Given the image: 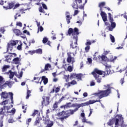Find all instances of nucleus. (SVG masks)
I'll list each match as a JSON object with an SVG mask.
<instances>
[{
	"label": "nucleus",
	"instance_id": "63",
	"mask_svg": "<svg viewBox=\"0 0 127 127\" xmlns=\"http://www.w3.org/2000/svg\"><path fill=\"white\" fill-rule=\"evenodd\" d=\"M79 125V122L78 121H76L75 122V124H73V127H76Z\"/></svg>",
	"mask_w": 127,
	"mask_h": 127
},
{
	"label": "nucleus",
	"instance_id": "11",
	"mask_svg": "<svg viewBox=\"0 0 127 127\" xmlns=\"http://www.w3.org/2000/svg\"><path fill=\"white\" fill-rule=\"evenodd\" d=\"M100 103L101 102V100H89V101L80 104V108L81 107H82L83 108V107H86V106H89V105H92L93 104H95V103Z\"/></svg>",
	"mask_w": 127,
	"mask_h": 127
},
{
	"label": "nucleus",
	"instance_id": "14",
	"mask_svg": "<svg viewBox=\"0 0 127 127\" xmlns=\"http://www.w3.org/2000/svg\"><path fill=\"white\" fill-rule=\"evenodd\" d=\"M10 54L11 55L5 57V58L6 59L5 61H6V62H8V63H10V62H11V60H12V58L13 57V56H14V57H16V54L15 53H10Z\"/></svg>",
	"mask_w": 127,
	"mask_h": 127
},
{
	"label": "nucleus",
	"instance_id": "23",
	"mask_svg": "<svg viewBox=\"0 0 127 127\" xmlns=\"http://www.w3.org/2000/svg\"><path fill=\"white\" fill-rule=\"evenodd\" d=\"M15 111L16 110L14 108H12L11 111H9V110H6V114H11L12 115H14L15 114Z\"/></svg>",
	"mask_w": 127,
	"mask_h": 127
},
{
	"label": "nucleus",
	"instance_id": "15",
	"mask_svg": "<svg viewBox=\"0 0 127 127\" xmlns=\"http://www.w3.org/2000/svg\"><path fill=\"white\" fill-rule=\"evenodd\" d=\"M77 2H78V3H82V0H74V1H73L71 5L73 8H74L75 9H78L79 8V5H78Z\"/></svg>",
	"mask_w": 127,
	"mask_h": 127
},
{
	"label": "nucleus",
	"instance_id": "27",
	"mask_svg": "<svg viewBox=\"0 0 127 127\" xmlns=\"http://www.w3.org/2000/svg\"><path fill=\"white\" fill-rule=\"evenodd\" d=\"M72 103L71 102L66 103L65 105H64V107L66 109H70V108H72Z\"/></svg>",
	"mask_w": 127,
	"mask_h": 127
},
{
	"label": "nucleus",
	"instance_id": "44",
	"mask_svg": "<svg viewBox=\"0 0 127 127\" xmlns=\"http://www.w3.org/2000/svg\"><path fill=\"white\" fill-rule=\"evenodd\" d=\"M61 88V86H58V87L56 88L55 89V93L57 94V93H59L60 92V88Z\"/></svg>",
	"mask_w": 127,
	"mask_h": 127
},
{
	"label": "nucleus",
	"instance_id": "35",
	"mask_svg": "<svg viewBox=\"0 0 127 127\" xmlns=\"http://www.w3.org/2000/svg\"><path fill=\"white\" fill-rule=\"evenodd\" d=\"M22 42H20V45H18L17 47V50H22V45H23Z\"/></svg>",
	"mask_w": 127,
	"mask_h": 127
},
{
	"label": "nucleus",
	"instance_id": "5",
	"mask_svg": "<svg viewBox=\"0 0 127 127\" xmlns=\"http://www.w3.org/2000/svg\"><path fill=\"white\" fill-rule=\"evenodd\" d=\"M0 96H1V99H3L4 100L2 102H7L6 105L8 104V102L10 99L11 100V104L12 105L13 104V93L12 92H8L7 93L5 91L2 92L0 94Z\"/></svg>",
	"mask_w": 127,
	"mask_h": 127
},
{
	"label": "nucleus",
	"instance_id": "64",
	"mask_svg": "<svg viewBox=\"0 0 127 127\" xmlns=\"http://www.w3.org/2000/svg\"><path fill=\"white\" fill-rule=\"evenodd\" d=\"M78 13H79V10H74L73 15H77V14H78Z\"/></svg>",
	"mask_w": 127,
	"mask_h": 127
},
{
	"label": "nucleus",
	"instance_id": "9",
	"mask_svg": "<svg viewBox=\"0 0 127 127\" xmlns=\"http://www.w3.org/2000/svg\"><path fill=\"white\" fill-rule=\"evenodd\" d=\"M71 54H73V56H75V54H74V53H67V57L66 58V61L67 63H71L72 65H73L74 63L76 62V61L75 60V58L71 56Z\"/></svg>",
	"mask_w": 127,
	"mask_h": 127
},
{
	"label": "nucleus",
	"instance_id": "32",
	"mask_svg": "<svg viewBox=\"0 0 127 127\" xmlns=\"http://www.w3.org/2000/svg\"><path fill=\"white\" fill-rule=\"evenodd\" d=\"M49 68H51V64H46L45 65V70L48 71V70H49Z\"/></svg>",
	"mask_w": 127,
	"mask_h": 127
},
{
	"label": "nucleus",
	"instance_id": "8",
	"mask_svg": "<svg viewBox=\"0 0 127 127\" xmlns=\"http://www.w3.org/2000/svg\"><path fill=\"white\" fill-rule=\"evenodd\" d=\"M106 5V2H101L99 3V7H100V10L101 11L100 15L103 20V21H107L108 19L107 18V14L105 12L103 11V7Z\"/></svg>",
	"mask_w": 127,
	"mask_h": 127
},
{
	"label": "nucleus",
	"instance_id": "40",
	"mask_svg": "<svg viewBox=\"0 0 127 127\" xmlns=\"http://www.w3.org/2000/svg\"><path fill=\"white\" fill-rule=\"evenodd\" d=\"M31 93V91L29 90H28L27 91V96L26 97V99H29L30 96V94Z\"/></svg>",
	"mask_w": 127,
	"mask_h": 127
},
{
	"label": "nucleus",
	"instance_id": "39",
	"mask_svg": "<svg viewBox=\"0 0 127 127\" xmlns=\"http://www.w3.org/2000/svg\"><path fill=\"white\" fill-rule=\"evenodd\" d=\"M36 53L38 54H42V49H38L36 50H35Z\"/></svg>",
	"mask_w": 127,
	"mask_h": 127
},
{
	"label": "nucleus",
	"instance_id": "3",
	"mask_svg": "<svg viewBox=\"0 0 127 127\" xmlns=\"http://www.w3.org/2000/svg\"><path fill=\"white\" fill-rule=\"evenodd\" d=\"M58 117H62L59 118L62 123H64L65 120H67L70 116L71 115H74V111L72 110H66V111H63L61 112L58 113L57 114Z\"/></svg>",
	"mask_w": 127,
	"mask_h": 127
},
{
	"label": "nucleus",
	"instance_id": "6",
	"mask_svg": "<svg viewBox=\"0 0 127 127\" xmlns=\"http://www.w3.org/2000/svg\"><path fill=\"white\" fill-rule=\"evenodd\" d=\"M67 33L68 34L67 35H69V36L72 35L73 36V39L75 40V44H77L78 35L79 34V29L76 27L73 29L72 28H69L68 30Z\"/></svg>",
	"mask_w": 127,
	"mask_h": 127
},
{
	"label": "nucleus",
	"instance_id": "24",
	"mask_svg": "<svg viewBox=\"0 0 127 127\" xmlns=\"http://www.w3.org/2000/svg\"><path fill=\"white\" fill-rule=\"evenodd\" d=\"M12 61L14 64H19L20 59L19 58H15L12 60Z\"/></svg>",
	"mask_w": 127,
	"mask_h": 127
},
{
	"label": "nucleus",
	"instance_id": "26",
	"mask_svg": "<svg viewBox=\"0 0 127 127\" xmlns=\"http://www.w3.org/2000/svg\"><path fill=\"white\" fill-rule=\"evenodd\" d=\"M43 121L45 122L46 124L49 123V122H50V120L49 119V117L48 116H47L46 117H44Z\"/></svg>",
	"mask_w": 127,
	"mask_h": 127
},
{
	"label": "nucleus",
	"instance_id": "22",
	"mask_svg": "<svg viewBox=\"0 0 127 127\" xmlns=\"http://www.w3.org/2000/svg\"><path fill=\"white\" fill-rule=\"evenodd\" d=\"M71 85H77V81H76V80H73L71 82H68L67 84V86L68 87H70Z\"/></svg>",
	"mask_w": 127,
	"mask_h": 127
},
{
	"label": "nucleus",
	"instance_id": "28",
	"mask_svg": "<svg viewBox=\"0 0 127 127\" xmlns=\"http://www.w3.org/2000/svg\"><path fill=\"white\" fill-rule=\"evenodd\" d=\"M58 104H59V103H58V102H56L55 103V104L53 105V110L54 111H55V110H56L57 109H58Z\"/></svg>",
	"mask_w": 127,
	"mask_h": 127
},
{
	"label": "nucleus",
	"instance_id": "55",
	"mask_svg": "<svg viewBox=\"0 0 127 127\" xmlns=\"http://www.w3.org/2000/svg\"><path fill=\"white\" fill-rule=\"evenodd\" d=\"M25 10H27V9L22 8L19 10L20 12H21L22 14L25 13V12H24Z\"/></svg>",
	"mask_w": 127,
	"mask_h": 127
},
{
	"label": "nucleus",
	"instance_id": "1",
	"mask_svg": "<svg viewBox=\"0 0 127 127\" xmlns=\"http://www.w3.org/2000/svg\"><path fill=\"white\" fill-rule=\"evenodd\" d=\"M111 72H112L111 69L106 70L104 71L98 68H95L93 71L92 72L91 74L93 75L95 80H96L97 82L100 84V83L102 82V77L100 76V75H103V74H104V76H103V77H106V76L110 75V74H111Z\"/></svg>",
	"mask_w": 127,
	"mask_h": 127
},
{
	"label": "nucleus",
	"instance_id": "47",
	"mask_svg": "<svg viewBox=\"0 0 127 127\" xmlns=\"http://www.w3.org/2000/svg\"><path fill=\"white\" fill-rule=\"evenodd\" d=\"M117 58H118V57H112V58L110 59L111 62H115L116 60H117Z\"/></svg>",
	"mask_w": 127,
	"mask_h": 127
},
{
	"label": "nucleus",
	"instance_id": "53",
	"mask_svg": "<svg viewBox=\"0 0 127 127\" xmlns=\"http://www.w3.org/2000/svg\"><path fill=\"white\" fill-rule=\"evenodd\" d=\"M6 1H4V0H0V5H3L4 6V2Z\"/></svg>",
	"mask_w": 127,
	"mask_h": 127
},
{
	"label": "nucleus",
	"instance_id": "50",
	"mask_svg": "<svg viewBox=\"0 0 127 127\" xmlns=\"http://www.w3.org/2000/svg\"><path fill=\"white\" fill-rule=\"evenodd\" d=\"M111 26L112 27V28H116V22H112L111 23Z\"/></svg>",
	"mask_w": 127,
	"mask_h": 127
},
{
	"label": "nucleus",
	"instance_id": "48",
	"mask_svg": "<svg viewBox=\"0 0 127 127\" xmlns=\"http://www.w3.org/2000/svg\"><path fill=\"white\" fill-rule=\"evenodd\" d=\"M76 77L78 80H81L82 79V75L81 74H76Z\"/></svg>",
	"mask_w": 127,
	"mask_h": 127
},
{
	"label": "nucleus",
	"instance_id": "37",
	"mask_svg": "<svg viewBox=\"0 0 127 127\" xmlns=\"http://www.w3.org/2000/svg\"><path fill=\"white\" fill-rule=\"evenodd\" d=\"M43 30H44L43 27H42V26H40V27L38 28V31L37 33H39V31H40L41 32H42Z\"/></svg>",
	"mask_w": 127,
	"mask_h": 127
},
{
	"label": "nucleus",
	"instance_id": "31",
	"mask_svg": "<svg viewBox=\"0 0 127 127\" xmlns=\"http://www.w3.org/2000/svg\"><path fill=\"white\" fill-rule=\"evenodd\" d=\"M82 123H86V124H88L89 125H93V123L90 121H87V120H86V117L83 118V119H82Z\"/></svg>",
	"mask_w": 127,
	"mask_h": 127
},
{
	"label": "nucleus",
	"instance_id": "12",
	"mask_svg": "<svg viewBox=\"0 0 127 127\" xmlns=\"http://www.w3.org/2000/svg\"><path fill=\"white\" fill-rule=\"evenodd\" d=\"M42 99V106H45V107H47L50 105L51 103L50 97L47 96L46 97H43Z\"/></svg>",
	"mask_w": 127,
	"mask_h": 127
},
{
	"label": "nucleus",
	"instance_id": "54",
	"mask_svg": "<svg viewBox=\"0 0 127 127\" xmlns=\"http://www.w3.org/2000/svg\"><path fill=\"white\" fill-rule=\"evenodd\" d=\"M42 4L43 8H44V9H48L47 6L46 5V4H45V3H42Z\"/></svg>",
	"mask_w": 127,
	"mask_h": 127
},
{
	"label": "nucleus",
	"instance_id": "17",
	"mask_svg": "<svg viewBox=\"0 0 127 127\" xmlns=\"http://www.w3.org/2000/svg\"><path fill=\"white\" fill-rule=\"evenodd\" d=\"M65 15H66V22L67 24H69L70 22H71L70 20L72 19V17L70 16V13L69 12H66Z\"/></svg>",
	"mask_w": 127,
	"mask_h": 127
},
{
	"label": "nucleus",
	"instance_id": "61",
	"mask_svg": "<svg viewBox=\"0 0 127 127\" xmlns=\"http://www.w3.org/2000/svg\"><path fill=\"white\" fill-rule=\"evenodd\" d=\"M119 119H116L115 120V126H118L119 125Z\"/></svg>",
	"mask_w": 127,
	"mask_h": 127
},
{
	"label": "nucleus",
	"instance_id": "46",
	"mask_svg": "<svg viewBox=\"0 0 127 127\" xmlns=\"http://www.w3.org/2000/svg\"><path fill=\"white\" fill-rule=\"evenodd\" d=\"M92 44V42L91 41L87 40V42L85 43V45L86 46H90Z\"/></svg>",
	"mask_w": 127,
	"mask_h": 127
},
{
	"label": "nucleus",
	"instance_id": "43",
	"mask_svg": "<svg viewBox=\"0 0 127 127\" xmlns=\"http://www.w3.org/2000/svg\"><path fill=\"white\" fill-rule=\"evenodd\" d=\"M104 66H105L106 70H108V69H110V68L112 67V66L108 64L107 63L104 64Z\"/></svg>",
	"mask_w": 127,
	"mask_h": 127
},
{
	"label": "nucleus",
	"instance_id": "16",
	"mask_svg": "<svg viewBox=\"0 0 127 127\" xmlns=\"http://www.w3.org/2000/svg\"><path fill=\"white\" fill-rule=\"evenodd\" d=\"M71 108H76L74 110H72V109L68 110V111H70V110L73 111V114H74L75 112H77V111H78V109H80V108H81L80 104H77L73 103L71 105Z\"/></svg>",
	"mask_w": 127,
	"mask_h": 127
},
{
	"label": "nucleus",
	"instance_id": "56",
	"mask_svg": "<svg viewBox=\"0 0 127 127\" xmlns=\"http://www.w3.org/2000/svg\"><path fill=\"white\" fill-rule=\"evenodd\" d=\"M64 99H65V97L62 96V98L59 100V101H58V102L59 104H60V103H61V102H62V101H63V100H64Z\"/></svg>",
	"mask_w": 127,
	"mask_h": 127
},
{
	"label": "nucleus",
	"instance_id": "2",
	"mask_svg": "<svg viewBox=\"0 0 127 127\" xmlns=\"http://www.w3.org/2000/svg\"><path fill=\"white\" fill-rule=\"evenodd\" d=\"M104 87L105 88H107V89L105 90H100L98 92L95 93L96 96L98 97L99 100H101L102 98L108 97L112 93V87H111L110 84L104 85Z\"/></svg>",
	"mask_w": 127,
	"mask_h": 127
},
{
	"label": "nucleus",
	"instance_id": "36",
	"mask_svg": "<svg viewBox=\"0 0 127 127\" xmlns=\"http://www.w3.org/2000/svg\"><path fill=\"white\" fill-rule=\"evenodd\" d=\"M8 68H9V65H4L2 68V72H5Z\"/></svg>",
	"mask_w": 127,
	"mask_h": 127
},
{
	"label": "nucleus",
	"instance_id": "42",
	"mask_svg": "<svg viewBox=\"0 0 127 127\" xmlns=\"http://www.w3.org/2000/svg\"><path fill=\"white\" fill-rule=\"evenodd\" d=\"M67 70L68 72H72L73 71V67L71 65H69L67 68Z\"/></svg>",
	"mask_w": 127,
	"mask_h": 127
},
{
	"label": "nucleus",
	"instance_id": "29",
	"mask_svg": "<svg viewBox=\"0 0 127 127\" xmlns=\"http://www.w3.org/2000/svg\"><path fill=\"white\" fill-rule=\"evenodd\" d=\"M5 84H6V87H9V88H11L12 87V83L10 81H7L5 82Z\"/></svg>",
	"mask_w": 127,
	"mask_h": 127
},
{
	"label": "nucleus",
	"instance_id": "62",
	"mask_svg": "<svg viewBox=\"0 0 127 127\" xmlns=\"http://www.w3.org/2000/svg\"><path fill=\"white\" fill-rule=\"evenodd\" d=\"M95 85H96V83H95V81H94V80L91 81V82H90L91 86H95Z\"/></svg>",
	"mask_w": 127,
	"mask_h": 127
},
{
	"label": "nucleus",
	"instance_id": "57",
	"mask_svg": "<svg viewBox=\"0 0 127 127\" xmlns=\"http://www.w3.org/2000/svg\"><path fill=\"white\" fill-rule=\"evenodd\" d=\"M69 78H70V75H65V81L66 82H69Z\"/></svg>",
	"mask_w": 127,
	"mask_h": 127
},
{
	"label": "nucleus",
	"instance_id": "20",
	"mask_svg": "<svg viewBox=\"0 0 127 127\" xmlns=\"http://www.w3.org/2000/svg\"><path fill=\"white\" fill-rule=\"evenodd\" d=\"M13 31L16 36H19V35H22V33L20 32V30L17 29H13Z\"/></svg>",
	"mask_w": 127,
	"mask_h": 127
},
{
	"label": "nucleus",
	"instance_id": "60",
	"mask_svg": "<svg viewBox=\"0 0 127 127\" xmlns=\"http://www.w3.org/2000/svg\"><path fill=\"white\" fill-rule=\"evenodd\" d=\"M17 26H20V27H21L22 26V23L20 22H18L16 23Z\"/></svg>",
	"mask_w": 127,
	"mask_h": 127
},
{
	"label": "nucleus",
	"instance_id": "49",
	"mask_svg": "<svg viewBox=\"0 0 127 127\" xmlns=\"http://www.w3.org/2000/svg\"><path fill=\"white\" fill-rule=\"evenodd\" d=\"M38 114V111L35 110L33 114L31 115L32 117H35V115Z\"/></svg>",
	"mask_w": 127,
	"mask_h": 127
},
{
	"label": "nucleus",
	"instance_id": "25",
	"mask_svg": "<svg viewBox=\"0 0 127 127\" xmlns=\"http://www.w3.org/2000/svg\"><path fill=\"white\" fill-rule=\"evenodd\" d=\"M114 124H115V119L114 118L110 119L109 122L107 123V125L110 126H113Z\"/></svg>",
	"mask_w": 127,
	"mask_h": 127
},
{
	"label": "nucleus",
	"instance_id": "38",
	"mask_svg": "<svg viewBox=\"0 0 127 127\" xmlns=\"http://www.w3.org/2000/svg\"><path fill=\"white\" fill-rule=\"evenodd\" d=\"M110 39L111 40V42H112V43H115V42L116 41L115 40V37L112 35V34H110Z\"/></svg>",
	"mask_w": 127,
	"mask_h": 127
},
{
	"label": "nucleus",
	"instance_id": "19",
	"mask_svg": "<svg viewBox=\"0 0 127 127\" xmlns=\"http://www.w3.org/2000/svg\"><path fill=\"white\" fill-rule=\"evenodd\" d=\"M77 43H78V42H77ZM77 44H75V43L74 44L73 43H71L70 44V48H72V49H75L74 52H77V50L78 49V46H77Z\"/></svg>",
	"mask_w": 127,
	"mask_h": 127
},
{
	"label": "nucleus",
	"instance_id": "41",
	"mask_svg": "<svg viewBox=\"0 0 127 127\" xmlns=\"http://www.w3.org/2000/svg\"><path fill=\"white\" fill-rule=\"evenodd\" d=\"M42 42L43 43H44V44H45V43H47V42H48V38L44 37L43 39Z\"/></svg>",
	"mask_w": 127,
	"mask_h": 127
},
{
	"label": "nucleus",
	"instance_id": "34",
	"mask_svg": "<svg viewBox=\"0 0 127 127\" xmlns=\"http://www.w3.org/2000/svg\"><path fill=\"white\" fill-rule=\"evenodd\" d=\"M76 73H71L69 77L70 80H72V79H76Z\"/></svg>",
	"mask_w": 127,
	"mask_h": 127
},
{
	"label": "nucleus",
	"instance_id": "33",
	"mask_svg": "<svg viewBox=\"0 0 127 127\" xmlns=\"http://www.w3.org/2000/svg\"><path fill=\"white\" fill-rule=\"evenodd\" d=\"M40 79H41V77H34V79L32 81V82H33V81H35V80H36V81H35V83H37V84H38V83H39V81H40Z\"/></svg>",
	"mask_w": 127,
	"mask_h": 127
},
{
	"label": "nucleus",
	"instance_id": "21",
	"mask_svg": "<svg viewBox=\"0 0 127 127\" xmlns=\"http://www.w3.org/2000/svg\"><path fill=\"white\" fill-rule=\"evenodd\" d=\"M9 73H10V74H9L10 79H12V78L14 77V75H16L17 74V73L15 71L12 72L11 70H9Z\"/></svg>",
	"mask_w": 127,
	"mask_h": 127
},
{
	"label": "nucleus",
	"instance_id": "45",
	"mask_svg": "<svg viewBox=\"0 0 127 127\" xmlns=\"http://www.w3.org/2000/svg\"><path fill=\"white\" fill-rule=\"evenodd\" d=\"M91 47L89 46H86L85 48V52H89Z\"/></svg>",
	"mask_w": 127,
	"mask_h": 127
},
{
	"label": "nucleus",
	"instance_id": "51",
	"mask_svg": "<svg viewBox=\"0 0 127 127\" xmlns=\"http://www.w3.org/2000/svg\"><path fill=\"white\" fill-rule=\"evenodd\" d=\"M39 11H40V12H43V13H45V11H44L42 7H40L39 8Z\"/></svg>",
	"mask_w": 127,
	"mask_h": 127
},
{
	"label": "nucleus",
	"instance_id": "10",
	"mask_svg": "<svg viewBox=\"0 0 127 127\" xmlns=\"http://www.w3.org/2000/svg\"><path fill=\"white\" fill-rule=\"evenodd\" d=\"M17 43H18L17 41L11 40L9 43H7V51H8V50L12 51L13 46H15Z\"/></svg>",
	"mask_w": 127,
	"mask_h": 127
},
{
	"label": "nucleus",
	"instance_id": "7",
	"mask_svg": "<svg viewBox=\"0 0 127 127\" xmlns=\"http://www.w3.org/2000/svg\"><path fill=\"white\" fill-rule=\"evenodd\" d=\"M20 5L19 3H16L14 4V3L13 2H7L5 1L4 6H3V8L5 9H11V8H13V9H15V8H17Z\"/></svg>",
	"mask_w": 127,
	"mask_h": 127
},
{
	"label": "nucleus",
	"instance_id": "30",
	"mask_svg": "<svg viewBox=\"0 0 127 127\" xmlns=\"http://www.w3.org/2000/svg\"><path fill=\"white\" fill-rule=\"evenodd\" d=\"M40 121H41V119L39 117H37L35 122V126H37V125H39L40 124Z\"/></svg>",
	"mask_w": 127,
	"mask_h": 127
},
{
	"label": "nucleus",
	"instance_id": "13",
	"mask_svg": "<svg viewBox=\"0 0 127 127\" xmlns=\"http://www.w3.org/2000/svg\"><path fill=\"white\" fill-rule=\"evenodd\" d=\"M6 83H5V81L4 78L2 76H0V91H2V89L6 88Z\"/></svg>",
	"mask_w": 127,
	"mask_h": 127
},
{
	"label": "nucleus",
	"instance_id": "18",
	"mask_svg": "<svg viewBox=\"0 0 127 127\" xmlns=\"http://www.w3.org/2000/svg\"><path fill=\"white\" fill-rule=\"evenodd\" d=\"M43 81L44 85H46L48 83V78L45 76H42V80L40 82V84H41V82Z\"/></svg>",
	"mask_w": 127,
	"mask_h": 127
},
{
	"label": "nucleus",
	"instance_id": "52",
	"mask_svg": "<svg viewBox=\"0 0 127 127\" xmlns=\"http://www.w3.org/2000/svg\"><path fill=\"white\" fill-rule=\"evenodd\" d=\"M29 54H30L31 55H33V54H35L36 53V51H28Z\"/></svg>",
	"mask_w": 127,
	"mask_h": 127
},
{
	"label": "nucleus",
	"instance_id": "59",
	"mask_svg": "<svg viewBox=\"0 0 127 127\" xmlns=\"http://www.w3.org/2000/svg\"><path fill=\"white\" fill-rule=\"evenodd\" d=\"M23 33H24V34H26L27 35H29L30 34L29 32L27 31V30H24L23 31Z\"/></svg>",
	"mask_w": 127,
	"mask_h": 127
},
{
	"label": "nucleus",
	"instance_id": "4",
	"mask_svg": "<svg viewBox=\"0 0 127 127\" xmlns=\"http://www.w3.org/2000/svg\"><path fill=\"white\" fill-rule=\"evenodd\" d=\"M7 104V101H4L0 103V106H3V107H1L0 109V115L2 116L1 117V120H3L5 114H6V110H10L11 108H13V105H11L10 106H6Z\"/></svg>",
	"mask_w": 127,
	"mask_h": 127
},
{
	"label": "nucleus",
	"instance_id": "58",
	"mask_svg": "<svg viewBox=\"0 0 127 127\" xmlns=\"http://www.w3.org/2000/svg\"><path fill=\"white\" fill-rule=\"evenodd\" d=\"M53 126V122H51L50 124H48L46 127H52Z\"/></svg>",
	"mask_w": 127,
	"mask_h": 127
}]
</instances>
